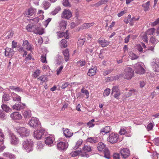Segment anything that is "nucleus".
I'll list each match as a JSON object with an SVG mask.
<instances>
[{"instance_id":"nucleus-17","label":"nucleus","mask_w":159,"mask_h":159,"mask_svg":"<svg viewBox=\"0 0 159 159\" xmlns=\"http://www.w3.org/2000/svg\"><path fill=\"white\" fill-rule=\"evenodd\" d=\"M10 116L13 120H19L22 118L21 115L17 112H14L12 113Z\"/></svg>"},{"instance_id":"nucleus-21","label":"nucleus","mask_w":159,"mask_h":159,"mask_svg":"<svg viewBox=\"0 0 159 159\" xmlns=\"http://www.w3.org/2000/svg\"><path fill=\"white\" fill-rule=\"evenodd\" d=\"M98 43L103 47L108 46L110 42L103 39H99L98 40Z\"/></svg>"},{"instance_id":"nucleus-53","label":"nucleus","mask_w":159,"mask_h":159,"mask_svg":"<svg viewBox=\"0 0 159 159\" xmlns=\"http://www.w3.org/2000/svg\"><path fill=\"white\" fill-rule=\"evenodd\" d=\"M91 150V148L89 146L85 145L83 148V150L85 152H89Z\"/></svg>"},{"instance_id":"nucleus-61","label":"nucleus","mask_w":159,"mask_h":159,"mask_svg":"<svg viewBox=\"0 0 159 159\" xmlns=\"http://www.w3.org/2000/svg\"><path fill=\"white\" fill-rule=\"evenodd\" d=\"M41 60L43 63H47L46 61V55H43L41 56Z\"/></svg>"},{"instance_id":"nucleus-25","label":"nucleus","mask_w":159,"mask_h":159,"mask_svg":"<svg viewBox=\"0 0 159 159\" xmlns=\"http://www.w3.org/2000/svg\"><path fill=\"white\" fill-rule=\"evenodd\" d=\"M96 70L97 68L95 67L89 69L87 73L88 75L90 76L95 75L96 73Z\"/></svg>"},{"instance_id":"nucleus-51","label":"nucleus","mask_w":159,"mask_h":159,"mask_svg":"<svg viewBox=\"0 0 159 159\" xmlns=\"http://www.w3.org/2000/svg\"><path fill=\"white\" fill-rule=\"evenodd\" d=\"M63 5L66 7H70L71 5L69 0H63L62 2Z\"/></svg>"},{"instance_id":"nucleus-24","label":"nucleus","mask_w":159,"mask_h":159,"mask_svg":"<svg viewBox=\"0 0 159 159\" xmlns=\"http://www.w3.org/2000/svg\"><path fill=\"white\" fill-rule=\"evenodd\" d=\"M57 35L59 38H62L64 36L65 38L67 39L69 38V35L67 31L66 32H58L57 33Z\"/></svg>"},{"instance_id":"nucleus-15","label":"nucleus","mask_w":159,"mask_h":159,"mask_svg":"<svg viewBox=\"0 0 159 159\" xmlns=\"http://www.w3.org/2000/svg\"><path fill=\"white\" fill-rule=\"evenodd\" d=\"M112 94H113L115 98L118 99L120 95V92L118 88L116 86H114L113 87L112 90Z\"/></svg>"},{"instance_id":"nucleus-49","label":"nucleus","mask_w":159,"mask_h":159,"mask_svg":"<svg viewBox=\"0 0 159 159\" xmlns=\"http://www.w3.org/2000/svg\"><path fill=\"white\" fill-rule=\"evenodd\" d=\"M6 34V39H9L11 38L12 37L14 34V33L12 31H9Z\"/></svg>"},{"instance_id":"nucleus-55","label":"nucleus","mask_w":159,"mask_h":159,"mask_svg":"<svg viewBox=\"0 0 159 159\" xmlns=\"http://www.w3.org/2000/svg\"><path fill=\"white\" fill-rule=\"evenodd\" d=\"M110 93V89H106L104 91L103 93V96L104 97L107 96Z\"/></svg>"},{"instance_id":"nucleus-57","label":"nucleus","mask_w":159,"mask_h":159,"mask_svg":"<svg viewBox=\"0 0 159 159\" xmlns=\"http://www.w3.org/2000/svg\"><path fill=\"white\" fill-rule=\"evenodd\" d=\"M113 70V69H110L107 70L103 72V75L105 76L110 74Z\"/></svg>"},{"instance_id":"nucleus-10","label":"nucleus","mask_w":159,"mask_h":159,"mask_svg":"<svg viewBox=\"0 0 159 159\" xmlns=\"http://www.w3.org/2000/svg\"><path fill=\"white\" fill-rule=\"evenodd\" d=\"M39 123V121L38 119L33 118L31 119L29 122V124L30 126L35 128L38 126Z\"/></svg>"},{"instance_id":"nucleus-38","label":"nucleus","mask_w":159,"mask_h":159,"mask_svg":"<svg viewBox=\"0 0 159 159\" xmlns=\"http://www.w3.org/2000/svg\"><path fill=\"white\" fill-rule=\"evenodd\" d=\"M104 157L107 159H109L110 157V153L107 149H105L104 150Z\"/></svg>"},{"instance_id":"nucleus-47","label":"nucleus","mask_w":159,"mask_h":159,"mask_svg":"<svg viewBox=\"0 0 159 159\" xmlns=\"http://www.w3.org/2000/svg\"><path fill=\"white\" fill-rule=\"evenodd\" d=\"M136 49L141 53L144 52L146 51V50L143 49V48L140 44H138L136 46Z\"/></svg>"},{"instance_id":"nucleus-1","label":"nucleus","mask_w":159,"mask_h":159,"mask_svg":"<svg viewBox=\"0 0 159 159\" xmlns=\"http://www.w3.org/2000/svg\"><path fill=\"white\" fill-rule=\"evenodd\" d=\"M22 145L23 149L27 152H29L33 150L34 142L32 139H28L24 140Z\"/></svg>"},{"instance_id":"nucleus-34","label":"nucleus","mask_w":159,"mask_h":159,"mask_svg":"<svg viewBox=\"0 0 159 159\" xmlns=\"http://www.w3.org/2000/svg\"><path fill=\"white\" fill-rule=\"evenodd\" d=\"M111 130L110 127L109 126H106L104 128H102L100 131L101 132H104L107 133Z\"/></svg>"},{"instance_id":"nucleus-58","label":"nucleus","mask_w":159,"mask_h":159,"mask_svg":"<svg viewBox=\"0 0 159 159\" xmlns=\"http://www.w3.org/2000/svg\"><path fill=\"white\" fill-rule=\"evenodd\" d=\"M131 18V16L130 15H129L128 16L126 17H125L124 20V21L125 23L126 24H128L129 21H130V19Z\"/></svg>"},{"instance_id":"nucleus-28","label":"nucleus","mask_w":159,"mask_h":159,"mask_svg":"<svg viewBox=\"0 0 159 159\" xmlns=\"http://www.w3.org/2000/svg\"><path fill=\"white\" fill-rule=\"evenodd\" d=\"M59 45L61 48H66L67 46V44L66 40L64 39H62L60 42Z\"/></svg>"},{"instance_id":"nucleus-2","label":"nucleus","mask_w":159,"mask_h":159,"mask_svg":"<svg viewBox=\"0 0 159 159\" xmlns=\"http://www.w3.org/2000/svg\"><path fill=\"white\" fill-rule=\"evenodd\" d=\"M26 29L28 32H33L34 33L39 35L43 34L44 32L43 29L42 28L40 27L36 28L35 25L30 24L26 26Z\"/></svg>"},{"instance_id":"nucleus-6","label":"nucleus","mask_w":159,"mask_h":159,"mask_svg":"<svg viewBox=\"0 0 159 159\" xmlns=\"http://www.w3.org/2000/svg\"><path fill=\"white\" fill-rule=\"evenodd\" d=\"M18 132L22 137L28 136L30 134V131L25 127H21L18 130Z\"/></svg>"},{"instance_id":"nucleus-32","label":"nucleus","mask_w":159,"mask_h":159,"mask_svg":"<svg viewBox=\"0 0 159 159\" xmlns=\"http://www.w3.org/2000/svg\"><path fill=\"white\" fill-rule=\"evenodd\" d=\"M23 115L24 117L29 118L31 116V111L30 110L25 111L24 112H23Z\"/></svg>"},{"instance_id":"nucleus-36","label":"nucleus","mask_w":159,"mask_h":159,"mask_svg":"<svg viewBox=\"0 0 159 159\" xmlns=\"http://www.w3.org/2000/svg\"><path fill=\"white\" fill-rule=\"evenodd\" d=\"M38 80L41 81L42 84L43 82L47 81L48 80L47 77L46 75H43L40 76L38 79Z\"/></svg>"},{"instance_id":"nucleus-3","label":"nucleus","mask_w":159,"mask_h":159,"mask_svg":"<svg viewBox=\"0 0 159 159\" xmlns=\"http://www.w3.org/2000/svg\"><path fill=\"white\" fill-rule=\"evenodd\" d=\"M134 71L130 67H126L125 69L123 74V77L126 79L129 80L134 76Z\"/></svg>"},{"instance_id":"nucleus-11","label":"nucleus","mask_w":159,"mask_h":159,"mask_svg":"<svg viewBox=\"0 0 159 159\" xmlns=\"http://www.w3.org/2000/svg\"><path fill=\"white\" fill-rule=\"evenodd\" d=\"M120 153L123 158H125L129 156L130 154V152L128 149L124 148L120 151Z\"/></svg>"},{"instance_id":"nucleus-63","label":"nucleus","mask_w":159,"mask_h":159,"mask_svg":"<svg viewBox=\"0 0 159 159\" xmlns=\"http://www.w3.org/2000/svg\"><path fill=\"white\" fill-rule=\"evenodd\" d=\"M126 132V129L125 128L122 127L121 128L119 134H124Z\"/></svg>"},{"instance_id":"nucleus-7","label":"nucleus","mask_w":159,"mask_h":159,"mask_svg":"<svg viewBox=\"0 0 159 159\" xmlns=\"http://www.w3.org/2000/svg\"><path fill=\"white\" fill-rule=\"evenodd\" d=\"M134 69L135 72L138 74H143L145 73V70L139 63L134 65Z\"/></svg>"},{"instance_id":"nucleus-29","label":"nucleus","mask_w":159,"mask_h":159,"mask_svg":"<svg viewBox=\"0 0 159 159\" xmlns=\"http://www.w3.org/2000/svg\"><path fill=\"white\" fill-rule=\"evenodd\" d=\"M150 2L148 1L146 3L142 5V6L143 8L144 11H146L149 10V9Z\"/></svg>"},{"instance_id":"nucleus-64","label":"nucleus","mask_w":159,"mask_h":159,"mask_svg":"<svg viewBox=\"0 0 159 159\" xmlns=\"http://www.w3.org/2000/svg\"><path fill=\"white\" fill-rule=\"evenodd\" d=\"M153 127V124L151 123H149L147 127V130L149 131L151 130H152V129Z\"/></svg>"},{"instance_id":"nucleus-5","label":"nucleus","mask_w":159,"mask_h":159,"mask_svg":"<svg viewBox=\"0 0 159 159\" xmlns=\"http://www.w3.org/2000/svg\"><path fill=\"white\" fill-rule=\"evenodd\" d=\"M45 132V130L41 128L34 132V136L37 139H41L43 136Z\"/></svg>"},{"instance_id":"nucleus-48","label":"nucleus","mask_w":159,"mask_h":159,"mask_svg":"<svg viewBox=\"0 0 159 159\" xmlns=\"http://www.w3.org/2000/svg\"><path fill=\"white\" fill-rule=\"evenodd\" d=\"M82 142L83 141L82 139H80L76 143L74 148L75 149L78 148L82 144Z\"/></svg>"},{"instance_id":"nucleus-41","label":"nucleus","mask_w":159,"mask_h":159,"mask_svg":"<svg viewBox=\"0 0 159 159\" xmlns=\"http://www.w3.org/2000/svg\"><path fill=\"white\" fill-rule=\"evenodd\" d=\"M129 58L132 60H135L137 59L139 56H137L136 54L133 53L132 52H130L129 54Z\"/></svg>"},{"instance_id":"nucleus-4","label":"nucleus","mask_w":159,"mask_h":159,"mask_svg":"<svg viewBox=\"0 0 159 159\" xmlns=\"http://www.w3.org/2000/svg\"><path fill=\"white\" fill-rule=\"evenodd\" d=\"M119 140L118 134L114 133L110 134L107 139V141L112 144L116 143Z\"/></svg>"},{"instance_id":"nucleus-9","label":"nucleus","mask_w":159,"mask_h":159,"mask_svg":"<svg viewBox=\"0 0 159 159\" xmlns=\"http://www.w3.org/2000/svg\"><path fill=\"white\" fill-rule=\"evenodd\" d=\"M10 142L11 144L16 145L19 143V139L13 134H11L10 135Z\"/></svg>"},{"instance_id":"nucleus-40","label":"nucleus","mask_w":159,"mask_h":159,"mask_svg":"<svg viewBox=\"0 0 159 159\" xmlns=\"http://www.w3.org/2000/svg\"><path fill=\"white\" fill-rule=\"evenodd\" d=\"M109 0H102L98 2L95 4V5L97 7H99L102 5L105 4Z\"/></svg>"},{"instance_id":"nucleus-43","label":"nucleus","mask_w":159,"mask_h":159,"mask_svg":"<svg viewBox=\"0 0 159 159\" xmlns=\"http://www.w3.org/2000/svg\"><path fill=\"white\" fill-rule=\"evenodd\" d=\"M35 11V9L32 8H30L27 11L26 13V14L30 16H31L34 14Z\"/></svg>"},{"instance_id":"nucleus-45","label":"nucleus","mask_w":159,"mask_h":159,"mask_svg":"<svg viewBox=\"0 0 159 159\" xmlns=\"http://www.w3.org/2000/svg\"><path fill=\"white\" fill-rule=\"evenodd\" d=\"M61 10V8L60 7L58 6L55 8V9L53 11H52L51 12V13L53 15H55L59 11H60Z\"/></svg>"},{"instance_id":"nucleus-46","label":"nucleus","mask_w":159,"mask_h":159,"mask_svg":"<svg viewBox=\"0 0 159 159\" xmlns=\"http://www.w3.org/2000/svg\"><path fill=\"white\" fill-rule=\"evenodd\" d=\"M40 16V18H39L38 17H37L32 19L30 20V22H31V21H33L34 22V23L33 24H35L37 23L39 21L40 19H43V18L44 16L43 15H41Z\"/></svg>"},{"instance_id":"nucleus-37","label":"nucleus","mask_w":159,"mask_h":159,"mask_svg":"<svg viewBox=\"0 0 159 159\" xmlns=\"http://www.w3.org/2000/svg\"><path fill=\"white\" fill-rule=\"evenodd\" d=\"M82 151H76L72 152L71 153V155L73 157H75L78 155H82Z\"/></svg>"},{"instance_id":"nucleus-13","label":"nucleus","mask_w":159,"mask_h":159,"mask_svg":"<svg viewBox=\"0 0 159 159\" xmlns=\"http://www.w3.org/2000/svg\"><path fill=\"white\" fill-rule=\"evenodd\" d=\"M152 64L154 71H159V61L158 59L154 60L152 63Z\"/></svg>"},{"instance_id":"nucleus-8","label":"nucleus","mask_w":159,"mask_h":159,"mask_svg":"<svg viewBox=\"0 0 159 159\" xmlns=\"http://www.w3.org/2000/svg\"><path fill=\"white\" fill-rule=\"evenodd\" d=\"M72 15V13L69 10L65 9L61 13V17L68 20L71 17Z\"/></svg>"},{"instance_id":"nucleus-19","label":"nucleus","mask_w":159,"mask_h":159,"mask_svg":"<svg viewBox=\"0 0 159 159\" xmlns=\"http://www.w3.org/2000/svg\"><path fill=\"white\" fill-rule=\"evenodd\" d=\"M14 54V51L13 49L11 48H7L5 49V55L8 57H11Z\"/></svg>"},{"instance_id":"nucleus-31","label":"nucleus","mask_w":159,"mask_h":159,"mask_svg":"<svg viewBox=\"0 0 159 159\" xmlns=\"http://www.w3.org/2000/svg\"><path fill=\"white\" fill-rule=\"evenodd\" d=\"M94 24V23L93 22L88 23H84L82 25V28L83 29H88L90 27L93 26Z\"/></svg>"},{"instance_id":"nucleus-27","label":"nucleus","mask_w":159,"mask_h":159,"mask_svg":"<svg viewBox=\"0 0 159 159\" xmlns=\"http://www.w3.org/2000/svg\"><path fill=\"white\" fill-rule=\"evenodd\" d=\"M137 93V91L136 89H132L129 90V91L127 93H126L125 94V96L126 98H128L130 97L132 93L135 94Z\"/></svg>"},{"instance_id":"nucleus-39","label":"nucleus","mask_w":159,"mask_h":159,"mask_svg":"<svg viewBox=\"0 0 159 159\" xmlns=\"http://www.w3.org/2000/svg\"><path fill=\"white\" fill-rule=\"evenodd\" d=\"M155 31L154 28H152L148 29L146 32L147 34L148 35H153Z\"/></svg>"},{"instance_id":"nucleus-12","label":"nucleus","mask_w":159,"mask_h":159,"mask_svg":"<svg viewBox=\"0 0 159 159\" xmlns=\"http://www.w3.org/2000/svg\"><path fill=\"white\" fill-rule=\"evenodd\" d=\"M55 140V138L53 135H50L45 138V143L46 145L51 146Z\"/></svg>"},{"instance_id":"nucleus-60","label":"nucleus","mask_w":159,"mask_h":159,"mask_svg":"<svg viewBox=\"0 0 159 159\" xmlns=\"http://www.w3.org/2000/svg\"><path fill=\"white\" fill-rule=\"evenodd\" d=\"M159 24V18L153 22L151 23L150 25L152 27L155 26L156 25Z\"/></svg>"},{"instance_id":"nucleus-35","label":"nucleus","mask_w":159,"mask_h":159,"mask_svg":"<svg viewBox=\"0 0 159 159\" xmlns=\"http://www.w3.org/2000/svg\"><path fill=\"white\" fill-rule=\"evenodd\" d=\"M105 147V145L102 142L98 143V149L99 151H102Z\"/></svg>"},{"instance_id":"nucleus-14","label":"nucleus","mask_w":159,"mask_h":159,"mask_svg":"<svg viewBox=\"0 0 159 159\" xmlns=\"http://www.w3.org/2000/svg\"><path fill=\"white\" fill-rule=\"evenodd\" d=\"M22 46L23 47H26V49L28 51H30L31 52L32 51L34 48L33 45L29 44L28 41L27 40H25L23 41Z\"/></svg>"},{"instance_id":"nucleus-62","label":"nucleus","mask_w":159,"mask_h":159,"mask_svg":"<svg viewBox=\"0 0 159 159\" xmlns=\"http://www.w3.org/2000/svg\"><path fill=\"white\" fill-rule=\"evenodd\" d=\"M43 3V7L45 9H47L50 6V4L48 2H44Z\"/></svg>"},{"instance_id":"nucleus-23","label":"nucleus","mask_w":159,"mask_h":159,"mask_svg":"<svg viewBox=\"0 0 159 159\" xmlns=\"http://www.w3.org/2000/svg\"><path fill=\"white\" fill-rule=\"evenodd\" d=\"M64 134L66 137H70L73 135V133L72 132L70 129H66L63 131Z\"/></svg>"},{"instance_id":"nucleus-20","label":"nucleus","mask_w":159,"mask_h":159,"mask_svg":"<svg viewBox=\"0 0 159 159\" xmlns=\"http://www.w3.org/2000/svg\"><path fill=\"white\" fill-rule=\"evenodd\" d=\"M62 54L64 57V59L66 62L68 61L69 59L70 54L69 50L68 48L64 49L62 51Z\"/></svg>"},{"instance_id":"nucleus-22","label":"nucleus","mask_w":159,"mask_h":159,"mask_svg":"<svg viewBox=\"0 0 159 159\" xmlns=\"http://www.w3.org/2000/svg\"><path fill=\"white\" fill-rule=\"evenodd\" d=\"M67 25V21L64 20H62L59 22V26L62 30H64L66 29Z\"/></svg>"},{"instance_id":"nucleus-56","label":"nucleus","mask_w":159,"mask_h":159,"mask_svg":"<svg viewBox=\"0 0 159 159\" xmlns=\"http://www.w3.org/2000/svg\"><path fill=\"white\" fill-rule=\"evenodd\" d=\"M150 42L153 44H156L158 42V40L153 37L150 39Z\"/></svg>"},{"instance_id":"nucleus-59","label":"nucleus","mask_w":159,"mask_h":159,"mask_svg":"<svg viewBox=\"0 0 159 159\" xmlns=\"http://www.w3.org/2000/svg\"><path fill=\"white\" fill-rule=\"evenodd\" d=\"M4 139V135L2 131V130L0 129V142H3Z\"/></svg>"},{"instance_id":"nucleus-44","label":"nucleus","mask_w":159,"mask_h":159,"mask_svg":"<svg viewBox=\"0 0 159 159\" xmlns=\"http://www.w3.org/2000/svg\"><path fill=\"white\" fill-rule=\"evenodd\" d=\"M87 141L91 143H95L97 142L96 138L92 137L88 138L87 139Z\"/></svg>"},{"instance_id":"nucleus-54","label":"nucleus","mask_w":159,"mask_h":159,"mask_svg":"<svg viewBox=\"0 0 159 159\" xmlns=\"http://www.w3.org/2000/svg\"><path fill=\"white\" fill-rule=\"evenodd\" d=\"M77 65L79 66H84L85 64V60H80L77 62Z\"/></svg>"},{"instance_id":"nucleus-52","label":"nucleus","mask_w":159,"mask_h":159,"mask_svg":"<svg viewBox=\"0 0 159 159\" xmlns=\"http://www.w3.org/2000/svg\"><path fill=\"white\" fill-rule=\"evenodd\" d=\"M81 92L83 93H84L86 96V98H88L89 97V92L88 91L84 88H83L81 89Z\"/></svg>"},{"instance_id":"nucleus-26","label":"nucleus","mask_w":159,"mask_h":159,"mask_svg":"<svg viewBox=\"0 0 159 159\" xmlns=\"http://www.w3.org/2000/svg\"><path fill=\"white\" fill-rule=\"evenodd\" d=\"M2 110L7 113H8L11 111L12 109L7 105L2 104L1 106Z\"/></svg>"},{"instance_id":"nucleus-42","label":"nucleus","mask_w":159,"mask_h":159,"mask_svg":"<svg viewBox=\"0 0 159 159\" xmlns=\"http://www.w3.org/2000/svg\"><path fill=\"white\" fill-rule=\"evenodd\" d=\"M40 74V70H39L37 69L32 74V75L34 78H36L39 76Z\"/></svg>"},{"instance_id":"nucleus-50","label":"nucleus","mask_w":159,"mask_h":159,"mask_svg":"<svg viewBox=\"0 0 159 159\" xmlns=\"http://www.w3.org/2000/svg\"><path fill=\"white\" fill-rule=\"evenodd\" d=\"M10 99V97L9 95L7 94H4L3 96L2 101V102L3 101H7L9 100Z\"/></svg>"},{"instance_id":"nucleus-18","label":"nucleus","mask_w":159,"mask_h":159,"mask_svg":"<svg viewBox=\"0 0 159 159\" xmlns=\"http://www.w3.org/2000/svg\"><path fill=\"white\" fill-rule=\"evenodd\" d=\"M67 144L65 142H60L57 144V148L60 150H66L67 148Z\"/></svg>"},{"instance_id":"nucleus-30","label":"nucleus","mask_w":159,"mask_h":159,"mask_svg":"<svg viewBox=\"0 0 159 159\" xmlns=\"http://www.w3.org/2000/svg\"><path fill=\"white\" fill-rule=\"evenodd\" d=\"M12 98L13 101H15L20 102L21 101L20 97L14 93H12Z\"/></svg>"},{"instance_id":"nucleus-33","label":"nucleus","mask_w":159,"mask_h":159,"mask_svg":"<svg viewBox=\"0 0 159 159\" xmlns=\"http://www.w3.org/2000/svg\"><path fill=\"white\" fill-rule=\"evenodd\" d=\"M3 154L4 157H7L10 159H14L15 158L14 155L8 152L4 153Z\"/></svg>"},{"instance_id":"nucleus-16","label":"nucleus","mask_w":159,"mask_h":159,"mask_svg":"<svg viewBox=\"0 0 159 159\" xmlns=\"http://www.w3.org/2000/svg\"><path fill=\"white\" fill-rule=\"evenodd\" d=\"M25 105L22 103H16L12 107V108L17 111H20L22 109L25 108Z\"/></svg>"}]
</instances>
